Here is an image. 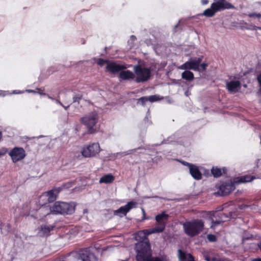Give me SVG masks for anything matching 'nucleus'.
Returning <instances> with one entry per match:
<instances>
[{"label":"nucleus","instance_id":"nucleus-1","mask_svg":"<svg viewBox=\"0 0 261 261\" xmlns=\"http://www.w3.org/2000/svg\"><path fill=\"white\" fill-rule=\"evenodd\" d=\"M136 253L137 261H169L166 255L160 257L152 256L150 244L147 242L139 243L136 247Z\"/></svg>","mask_w":261,"mask_h":261},{"label":"nucleus","instance_id":"nucleus-2","mask_svg":"<svg viewBox=\"0 0 261 261\" xmlns=\"http://www.w3.org/2000/svg\"><path fill=\"white\" fill-rule=\"evenodd\" d=\"M75 204L73 202L67 203L61 201H56L51 206H49L45 211L42 213L43 216L50 214L71 215L75 211Z\"/></svg>","mask_w":261,"mask_h":261},{"label":"nucleus","instance_id":"nucleus-3","mask_svg":"<svg viewBox=\"0 0 261 261\" xmlns=\"http://www.w3.org/2000/svg\"><path fill=\"white\" fill-rule=\"evenodd\" d=\"M204 228V222L202 219H196L186 221L183 224V228L185 233L190 237L198 236Z\"/></svg>","mask_w":261,"mask_h":261},{"label":"nucleus","instance_id":"nucleus-4","mask_svg":"<svg viewBox=\"0 0 261 261\" xmlns=\"http://www.w3.org/2000/svg\"><path fill=\"white\" fill-rule=\"evenodd\" d=\"M62 189V187L54 188L51 190L43 193L39 197V202L41 207L38 211L40 213L45 212L49 206V205H46V204L55 201Z\"/></svg>","mask_w":261,"mask_h":261},{"label":"nucleus","instance_id":"nucleus-5","mask_svg":"<svg viewBox=\"0 0 261 261\" xmlns=\"http://www.w3.org/2000/svg\"><path fill=\"white\" fill-rule=\"evenodd\" d=\"M208 213L211 214L210 218L212 221L211 228L214 229H215L218 225L223 224L228 219L234 218L233 213L232 212H229L228 214H225L221 212H208Z\"/></svg>","mask_w":261,"mask_h":261},{"label":"nucleus","instance_id":"nucleus-6","mask_svg":"<svg viewBox=\"0 0 261 261\" xmlns=\"http://www.w3.org/2000/svg\"><path fill=\"white\" fill-rule=\"evenodd\" d=\"M98 120V114L95 113H91L89 115L83 117L81 118V122L86 126L89 134H93L95 132L96 129L94 127Z\"/></svg>","mask_w":261,"mask_h":261},{"label":"nucleus","instance_id":"nucleus-7","mask_svg":"<svg viewBox=\"0 0 261 261\" xmlns=\"http://www.w3.org/2000/svg\"><path fill=\"white\" fill-rule=\"evenodd\" d=\"M134 71L136 75V82L137 83L146 82L150 77V68L142 67L140 65H137L134 66Z\"/></svg>","mask_w":261,"mask_h":261},{"label":"nucleus","instance_id":"nucleus-8","mask_svg":"<svg viewBox=\"0 0 261 261\" xmlns=\"http://www.w3.org/2000/svg\"><path fill=\"white\" fill-rule=\"evenodd\" d=\"M169 217V215L165 212L157 215L155 217L156 226L152 228V232H162L165 229Z\"/></svg>","mask_w":261,"mask_h":261},{"label":"nucleus","instance_id":"nucleus-9","mask_svg":"<svg viewBox=\"0 0 261 261\" xmlns=\"http://www.w3.org/2000/svg\"><path fill=\"white\" fill-rule=\"evenodd\" d=\"M100 151L98 143H93L89 145L84 146L81 151L82 155L85 158L95 156Z\"/></svg>","mask_w":261,"mask_h":261},{"label":"nucleus","instance_id":"nucleus-10","mask_svg":"<svg viewBox=\"0 0 261 261\" xmlns=\"http://www.w3.org/2000/svg\"><path fill=\"white\" fill-rule=\"evenodd\" d=\"M202 60V57H199L195 59L191 60L190 61L186 62L178 68L182 70H193L195 71H199L200 63H201Z\"/></svg>","mask_w":261,"mask_h":261},{"label":"nucleus","instance_id":"nucleus-11","mask_svg":"<svg viewBox=\"0 0 261 261\" xmlns=\"http://www.w3.org/2000/svg\"><path fill=\"white\" fill-rule=\"evenodd\" d=\"M13 163H16L25 156V152L22 147H15L9 152Z\"/></svg>","mask_w":261,"mask_h":261},{"label":"nucleus","instance_id":"nucleus-12","mask_svg":"<svg viewBox=\"0 0 261 261\" xmlns=\"http://www.w3.org/2000/svg\"><path fill=\"white\" fill-rule=\"evenodd\" d=\"M137 203L134 201H129L124 206H121L118 210L114 211V214L120 217L126 216L129 211L135 206Z\"/></svg>","mask_w":261,"mask_h":261},{"label":"nucleus","instance_id":"nucleus-13","mask_svg":"<svg viewBox=\"0 0 261 261\" xmlns=\"http://www.w3.org/2000/svg\"><path fill=\"white\" fill-rule=\"evenodd\" d=\"M234 181L230 182H224L219 187V192L222 196L227 195L230 194L235 189Z\"/></svg>","mask_w":261,"mask_h":261},{"label":"nucleus","instance_id":"nucleus-14","mask_svg":"<svg viewBox=\"0 0 261 261\" xmlns=\"http://www.w3.org/2000/svg\"><path fill=\"white\" fill-rule=\"evenodd\" d=\"M152 233H155V232H152V228L149 229H144L138 231L136 234V240L142 239V240L139 241L138 243L136 244L135 249L136 250L137 246L140 243L147 242L148 243H150L147 237L148 235Z\"/></svg>","mask_w":261,"mask_h":261},{"label":"nucleus","instance_id":"nucleus-15","mask_svg":"<svg viewBox=\"0 0 261 261\" xmlns=\"http://www.w3.org/2000/svg\"><path fill=\"white\" fill-rule=\"evenodd\" d=\"M126 68L124 65L118 64L115 62L110 61L106 66L107 71L112 73H117Z\"/></svg>","mask_w":261,"mask_h":261},{"label":"nucleus","instance_id":"nucleus-16","mask_svg":"<svg viewBox=\"0 0 261 261\" xmlns=\"http://www.w3.org/2000/svg\"><path fill=\"white\" fill-rule=\"evenodd\" d=\"M241 83L240 81H231L226 83V88L228 91L230 93H235L240 88Z\"/></svg>","mask_w":261,"mask_h":261},{"label":"nucleus","instance_id":"nucleus-17","mask_svg":"<svg viewBox=\"0 0 261 261\" xmlns=\"http://www.w3.org/2000/svg\"><path fill=\"white\" fill-rule=\"evenodd\" d=\"M212 3L214 6L218 8L220 10L234 8V6L226 0H214Z\"/></svg>","mask_w":261,"mask_h":261},{"label":"nucleus","instance_id":"nucleus-18","mask_svg":"<svg viewBox=\"0 0 261 261\" xmlns=\"http://www.w3.org/2000/svg\"><path fill=\"white\" fill-rule=\"evenodd\" d=\"M254 179H256V177L255 176L250 175H245L243 176L236 177L234 179V183H236V184L239 185L242 183L251 182Z\"/></svg>","mask_w":261,"mask_h":261},{"label":"nucleus","instance_id":"nucleus-19","mask_svg":"<svg viewBox=\"0 0 261 261\" xmlns=\"http://www.w3.org/2000/svg\"><path fill=\"white\" fill-rule=\"evenodd\" d=\"M203 255L206 261H223V259L219 257L217 255H214L211 250H206L203 252Z\"/></svg>","mask_w":261,"mask_h":261},{"label":"nucleus","instance_id":"nucleus-20","mask_svg":"<svg viewBox=\"0 0 261 261\" xmlns=\"http://www.w3.org/2000/svg\"><path fill=\"white\" fill-rule=\"evenodd\" d=\"M178 256L179 261H195L194 257L190 253H187L181 249L178 250Z\"/></svg>","mask_w":261,"mask_h":261},{"label":"nucleus","instance_id":"nucleus-21","mask_svg":"<svg viewBox=\"0 0 261 261\" xmlns=\"http://www.w3.org/2000/svg\"><path fill=\"white\" fill-rule=\"evenodd\" d=\"M55 227V225H42L39 229V233L43 237H47L50 235V232Z\"/></svg>","mask_w":261,"mask_h":261},{"label":"nucleus","instance_id":"nucleus-22","mask_svg":"<svg viewBox=\"0 0 261 261\" xmlns=\"http://www.w3.org/2000/svg\"><path fill=\"white\" fill-rule=\"evenodd\" d=\"M189 171L190 174L195 179L200 180L202 178V174L196 166L194 165L190 168Z\"/></svg>","mask_w":261,"mask_h":261},{"label":"nucleus","instance_id":"nucleus-23","mask_svg":"<svg viewBox=\"0 0 261 261\" xmlns=\"http://www.w3.org/2000/svg\"><path fill=\"white\" fill-rule=\"evenodd\" d=\"M119 78L123 80H133L135 74L130 70L122 71L119 73Z\"/></svg>","mask_w":261,"mask_h":261},{"label":"nucleus","instance_id":"nucleus-24","mask_svg":"<svg viewBox=\"0 0 261 261\" xmlns=\"http://www.w3.org/2000/svg\"><path fill=\"white\" fill-rule=\"evenodd\" d=\"M219 11L220 10L218 8L216 7V6H214L213 4H212L210 8H208L204 11L203 15L206 17H210L213 16L216 12Z\"/></svg>","mask_w":261,"mask_h":261},{"label":"nucleus","instance_id":"nucleus-25","mask_svg":"<svg viewBox=\"0 0 261 261\" xmlns=\"http://www.w3.org/2000/svg\"><path fill=\"white\" fill-rule=\"evenodd\" d=\"M82 261H97V258L93 253H83L81 254Z\"/></svg>","mask_w":261,"mask_h":261},{"label":"nucleus","instance_id":"nucleus-26","mask_svg":"<svg viewBox=\"0 0 261 261\" xmlns=\"http://www.w3.org/2000/svg\"><path fill=\"white\" fill-rule=\"evenodd\" d=\"M227 169L225 168L222 169V171L220 168L218 167H213L211 169V172L214 177H219L222 175V173H226Z\"/></svg>","mask_w":261,"mask_h":261},{"label":"nucleus","instance_id":"nucleus-27","mask_svg":"<svg viewBox=\"0 0 261 261\" xmlns=\"http://www.w3.org/2000/svg\"><path fill=\"white\" fill-rule=\"evenodd\" d=\"M115 179L113 175L108 174L102 176L99 179L100 183L110 184L112 183Z\"/></svg>","mask_w":261,"mask_h":261},{"label":"nucleus","instance_id":"nucleus-28","mask_svg":"<svg viewBox=\"0 0 261 261\" xmlns=\"http://www.w3.org/2000/svg\"><path fill=\"white\" fill-rule=\"evenodd\" d=\"M181 77L184 80L190 82L194 79V75L192 72L185 70L181 74Z\"/></svg>","mask_w":261,"mask_h":261},{"label":"nucleus","instance_id":"nucleus-29","mask_svg":"<svg viewBox=\"0 0 261 261\" xmlns=\"http://www.w3.org/2000/svg\"><path fill=\"white\" fill-rule=\"evenodd\" d=\"M83 98V94L81 93H75L73 96V102L80 103V101Z\"/></svg>","mask_w":261,"mask_h":261},{"label":"nucleus","instance_id":"nucleus-30","mask_svg":"<svg viewBox=\"0 0 261 261\" xmlns=\"http://www.w3.org/2000/svg\"><path fill=\"white\" fill-rule=\"evenodd\" d=\"M109 62H110V60H105L102 58H99L97 61V64L99 65L102 66L106 63H107V65L108 64V63H109Z\"/></svg>","mask_w":261,"mask_h":261},{"label":"nucleus","instance_id":"nucleus-31","mask_svg":"<svg viewBox=\"0 0 261 261\" xmlns=\"http://www.w3.org/2000/svg\"><path fill=\"white\" fill-rule=\"evenodd\" d=\"M207 239L210 242H214L217 241L216 236L213 234H207Z\"/></svg>","mask_w":261,"mask_h":261},{"label":"nucleus","instance_id":"nucleus-32","mask_svg":"<svg viewBox=\"0 0 261 261\" xmlns=\"http://www.w3.org/2000/svg\"><path fill=\"white\" fill-rule=\"evenodd\" d=\"M148 101H150V102H154L159 100V98L156 95H151L149 97H147Z\"/></svg>","mask_w":261,"mask_h":261},{"label":"nucleus","instance_id":"nucleus-33","mask_svg":"<svg viewBox=\"0 0 261 261\" xmlns=\"http://www.w3.org/2000/svg\"><path fill=\"white\" fill-rule=\"evenodd\" d=\"M139 100L141 102L142 105H145L146 102L148 101L147 97L144 96L139 98Z\"/></svg>","mask_w":261,"mask_h":261},{"label":"nucleus","instance_id":"nucleus-34","mask_svg":"<svg viewBox=\"0 0 261 261\" xmlns=\"http://www.w3.org/2000/svg\"><path fill=\"white\" fill-rule=\"evenodd\" d=\"M8 150L6 148H2L0 149V156L4 155L7 152Z\"/></svg>","mask_w":261,"mask_h":261},{"label":"nucleus","instance_id":"nucleus-35","mask_svg":"<svg viewBox=\"0 0 261 261\" xmlns=\"http://www.w3.org/2000/svg\"><path fill=\"white\" fill-rule=\"evenodd\" d=\"M207 66H208L207 64L203 63L202 64L200 63L199 67H200L201 68V70L202 71H204L206 70V68L207 67Z\"/></svg>","mask_w":261,"mask_h":261},{"label":"nucleus","instance_id":"nucleus-36","mask_svg":"<svg viewBox=\"0 0 261 261\" xmlns=\"http://www.w3.org/2000/svg\"><path fill=\"white\" fill-rule=\"evenodd\" d=\"M56 102L63 107L65 110H67L69 107V106H68L67 107H64L63 103L60 101V100L59 99H56Z\"/></svg>","mask_w":261,"mask_h":261},{"label":"nucleus","instance_id":"nucleus-37","mask_svg":"<svg viewBox=\"0 0 261 261\" xmlns=\"http://www.w3.org/2000/svg\"><path fill=\"white\" fill-rule=\"evenodd\" d=\"M181 163L184 165L189 167V168L192 167V166H193L194 165L193 164H192L191 163H189L185 162V161H182Z\"/></svg>","mask_w":261,"mask_h":261},{"label":"nucleus","instance_id":"nucleus-38","mask_svg":"<svg viewBox=\"0 0 261 261\" xmlns=\"http://www.w3.org/2000/svg\"><path fill=\"white\" fill-rule=\"evenodd\" d=\"M257 79L258 82V83L259 84V86L261 87V73H260L257 76Z\"/></svg>","mask_w":261,"mask_h":261},{"label":"nucleus","instance_id":"nucleus-39","mask_svg":"<svg viewBox=\"0 0 261 261\" xmlns=\"http://www.w3.org/2000/svg\"><path fill=\"white\" fill-rule=\"evenodd\" d=\"M6 92L4 91H0V96H5L6 95Z\"/></svg>","mask_w":261,"mask_h":261},{"label":"nucleus","instance_id":"nucleus-40","mask_svg":"<svg viewBox=\"0 0 261 261\" xmlns=\"http://www.w3.org/2000/svg\"><path fill=\"white\" fill-rule=\"evenodd\" d=\"M249 16L250 17H256V13H250L249 14Z\"/></svg>","mask_w":261,"mask_h":261},{"label":"nucleus","instance_id":"nucleus-41","mask_svg":"<svg viewBox=\"0 0 261 261\" xmlns=\"http://www.w3.org/2000/svg\"><path fill=\"white\" fill-rule=\"evenodd\" d=\"M202 5H206L208 3V0H202L201 2Z\"/></svg>","mask_w":261,"mask_h":261},{"label":"nucleus","instance_id":"nucleus-42","mask_svg":"<svg viewBox=\"0 0 261 261\" xmlns=\"http://www.w3.org/2000/svg\"><path fill=\"white\" fill-rule=\"evenodd\" d=\"M252 261H261V258H256L252 259Z\"/></svg>","mask_w":261,"mask_h":261},{"label":"nucleus","instance_id":"nucleus-43","mask_svg":"<svg viewBox=\"0 0 261 261\" xmlns=\"http://www.w3.org/2000/svg\"><path fill=\"white\" fill-rule=\"evenodd\" d=\"M256 17L258 18H261V14H260V13L257 14L256 13Z\"/></svg>","mask_w":261,"mask_h":261},{"label":"nucleus","instance_id":"nucleus-44","mask_svg":"<svg viewBox=\"0 0 261 261\" xmlns=\"http://www.w3.org/2000/svg\"><path fill=\"white\" fill-rule=\"evenodd\" d=\"M255 28L254 29L255 30H261V27H255Z\"/></svg>","mask_w":261,"mask_h":261},{"label":"nucleus","instance_id":"nucleus-45","mask_svg":"<svg viewBox=\"0 0 261 261\" xmlns=\"http://www.w3.org/2000/svg\"><path fill=\"white\" fill-rule=\"evenodd\" d=\"M143 214H144V216H145V211L144 210H143Z\"/></svg>","mask_w":261,"mask_h":261},{"label":"nucleus","instance_id":"nucleus-46","mask_svg":"<svg viewBox=\"0 0 261 261\" xmlns=\"http://www.w3.org/2000/svg\"><path fill=\"white\" fill-rule=\"evenodd\" d=\"M65 187V184H63V186H62V187L64 188Z\"/></svg>","mask_w":261,"mask_h":261},{"label":"nucleus","instance_id":"nucleus-47","mask_svg":"<svg viewBox=\"0 0 261 261\" xmlns=\"http://www.w3.org/2000/svg\"><path fill=\"white\" fill-rule=\"evenodd\" d=\"M131 37H132V38L134 37V38H136V37H135V36H134V35H132V36H131Z\"/></svg>","mask_w":261,"mask_h":261},{"label":"nucleus","instance_id":"nucleus-48","mask_svg":"<svg viewBox=\"0 0 261 261\" xmlns=\"http://www.w3.org/2000/svg\"><path fill=\"white\" fill-rule=\"evenodd\" d=\"M48 97L51 99H54L52 97H51L50 96H48Z\"/></svg>","mask_w":261,"mask_h":261},{"label":"nucleus","instance_id":"nucleus-49","mask_svg":"<svg viewBox=\"0 0 261 261\" xmlns=\"http://www.w3.org/2000/svg\"><path fill=\"white\" fill-rule=\"evenodd\" d=\"M30 91L31 92H35L33 90H30Z\"/></svg>","mask_w":261,"mask_h":261}]
</instances>
